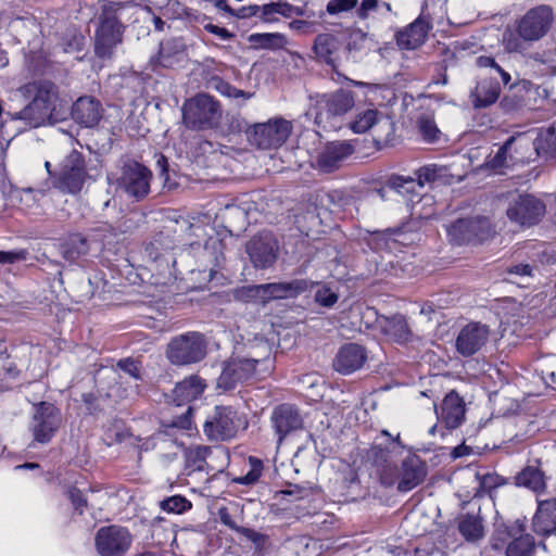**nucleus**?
I'll use <instances>...</instances> for the list:
<instances>
[{"label":"nucleus","mask_w":556,"mask_h":556,"mask_svg":"<svg viewBox=\"0 0 556 556\" xmlns=\"http://www.w3.org/2000/svg\"><path fill=\"white\" fill-rule=\"evenodd\" d=\"M103 109L97 99L80 97L72 106L73 119L85 127L96 126L102 117Z\"/></svg>","instance_id":"26"},{"label":"nucleus","mask_w":556,"mask_h":556,"mask_svg":"<svg viewBox=\"0 0 556 556\" xmlns=\"http://www.w3.org/2000/svg\"><path fill=\"white\" fill-rule=\"evenodd\" d=\"M191 407H188V409L181 414L178 417H175L170 420L168 425H164L165 428H172V429H180V430H190L192 426L191 421Z\"/></svg>","instance_id":"56"},{"label":"nucleus","mask_w":556,"mask_h":556,"mask_svg":"<svg viewBox=\"0 0 556 556\" xmlns=\"http://www.w3.org/2000/svg\"><path fill=\"white\" fill-rule=\"evenodd\" d=\"M63 421L61 410L51 403L35 405L30 429L35 441L48 443L54 437Z\"/></svg>","instance_id":"14"},{"label":"nucleus","mask_w":556,"mask_h":556,"mask_svg":"<svg viewBox=\"0 0 556 556\" xmlns=\"http://www.w3.org/2000/svg\"><path fill=\"white\" fill-rule=\"evenodd\" d=\"M186 55V42L180 37L169 38L160 43L159 62L164 67H172Z\"/></svg>","instance_id":"32"},{"label":"nucleus","mask_w":556,"mask_h":556,"mask_svg":"<svg viewBox=\"0 0 556 556\" xmlns=\"http://www.w3.org/2000/svg\"><path fill=\"white\" fill-rule=\"evenodd\" d=\"M554 22V14L548 5L542 4L528 10L518 18L513 28L503 34V48L507 53L526 55L534 42L545 37Z\"/></svg>","instance_id":"1"},{"label":"nucleus","mask_w":556,"mask_h":556,"mask_svg":"<svg viewBox=\"0 0 556 556\" xmlns=\"http://www.w3.org/2000/svg\"><path fill=\"white\" fill-rule=\"evenodd\" d=\"M152 177V172L146 165L127 159L121 163L114 180L117 190L128 199L140 202L150 193Z\"/></svg>","instance_id":"5"},{"label":"nucleus","mask_w":556,"mask_h":556,"mask_svg":"<svg viewBox=\"0 0 556 556\" xmlns=\"http://www.w3.org/2000/svg\"><path fill=\"white\" fill-rule=\"evenodd\" d=\"M427 476V467L419 456L407 455L402 460L401 469L397 468V491L408 492L424 482Z\"/></svg>","instance_id":"21"},{"label":"nucleus","mask_w":556,"mask_h":556,"mask_svg":"<svg viewBox=\"0 0 556 556\" xmlns=\"http://www.w3.org/2000/svg\"><path fill=\"white\" fill-rule=\"evenodd\" d=\"M222 66L223 64L214 59H205L203 61L201 76L205 88L214 90L226 98L242 99L243 101L250 100L253 93L236 88L218 75Z\"/></svg>","instance_id":"18"},{"label":"nucleus","mask_w":556,"mask_h":556,"mask_svg":"<svg viewBox=\"0 0 556 556\" xmlns=\"http://www.w3.org/2000/svg\"><path fill=\"white\" fill-rule=\"evenodd\" d=\"M260 9H261V7H258L256 4L241 7L237 10L232 9L231 16H235L237 18H248V17L256 15L257 12L260 11Z\"/></svg>","instance_id":"63"},{"label":"nucleus","mask_w":556,"mask_h":556,"mask_svg":"<svg viewBox=\"0 0 556 556\" xmlns=\"http://www.w3.org/2000/svg\"><path fill=\"white\" fill-rule=\"evenodd\" d=\"M367 361V351L357 343H345L333 358L332 366L341 375H351L361 369Z\"/></svg>","instance_id":"23"},{"label":"nucleus","mask_w":556,"mask_h":556,"mask_svg":"<svg viewBox=\"0 0 556 556\" xmlns=\"http://www.w3.org/2000/svg\"><path fill=\"white\" fill-rule=\"evenodd\" d=\"M18 92L30 102L15 114L16 119L24 121L30 127H39L53 118L54 112L61 106V98L55 84L40 80L26 84Z\"/></svg>","instance_id":"2"},{"label":"nucleus","mask_w":556,"mask_h":556,"mask_svg":"<svg viewBox=\"0 0 556 556\" xmlns=\"http://www.w3.org/2000/svg\"><path fill=\"white\" fill-rule=\"evenodd\" d=\"M501 93V87L497 81L482 80L478 84L472 94L475 108H486L496 102Z\"/></svg>","instance_id":"36"},{"label":"nucleus","mask_w":556,"mask_h":556,"mask_svg":"<svg viewBox=\"0 0 556 556\" xmlns=\"http://www.w3.org/2000/svg\"><path fill=\"white\" fill-rule=\"evenodd\" d=\"M130 543L128 530L119 526L102 527L96 535V548L101 556H122Z\"/></svg>","instance_id":"17"},{"label":"nucleus","mask_w":556,"mask_h":556,"mask_svg":"<svg viewBox=\"0 0 556 556\" xmlns=\"http://www.w3.org/2000/svg\"><path fill=\"white\" fill-rule=\"evenodd\" d=\"M162 510L170 514H184L191 509L192 504L182 495H173L160 503Z\"/></svg>","instance_id":"46"},{"label":"nucleus","mask_w":556,"mask_h":556,"mask_svg":"<svg viewBox=\"0 0 556 556\" xmlns=\"http://www.w3.org/2000/svg\"><path fill=\"white\" fill-rule=\"evenodd\" d=\"M379 10V2L377 0H363L357 9V15L361 20H366L369 13Z\"/></svg>","instance_id":"62"},{"label":"nucleus","mask_w":556,"mask_h":556,"mask_svg":"<svg viewBox=\"0 0 556 556\" xmlns=\"http://www.w3.org/2000/svg\"><path fill=\"white\" fill-rule=\"evenodd\" d=\"M206 355V341L200 332H187L170 340L166 356L174 365H190L201 362Z\"/></svg>","instance_id":"7"},{"label":"nucleus","mask_w":556,"mask_h":556,"mask_svg":"<svg viewBox=\"0 0 556 556\" xmlns=\"http://www.w3.org/2000/svg\"><path fill=\"white\" fill-rule=\"evenodd\" d=\"M447 236L454 244L482 242L491 236L490 220L484 216L459 218L447 228Z\"/></svg>","instance_id":"13"},{"label":"nucleus","mask_w":556,"mask_h":556,"mask_svg":"<svg viewBox=\"0 0 556 556\" xmlns=\"http://www.w3.org/2000/svg\"><path fill=\"white\" fill-rule=\"evenodd\" d=\"M354 152L353 146L348 141L328 142L317 154L315 167L324 173L338 169L342 162Z\"/></svg>","instance_id":"22"},{"label":"nucleus","mask_w":556,"mask_h":556,"mask_svg":"<svg viewBox=\"0 0 556 556\" xmlns=\"http://www.w3.org/2000/svg\"><path fill=\"white\" fill-rule=\"evenodd\" d=\"M444 168L435 164H429L420 167L416 172V180L419 182V187L422 188L425 184L435 181L442 176Z\"/></svg>","instance_id":"49"},{"label":"nucleus","mask_w":556,"mask_h":556,"mask_svg":"<svg viewBox=\"0 0 556 556\" xmlns=\"http://www.w3.org/2000/svg\"><path fill=\"white\" fill-rule=\"evenodd\" d=\"M491 328L480 321H470L463 326L455 338V350L463 357H470L486 345Z\"/></svg>","instance_id":"15"},{"label":"nucleus","mask_w":556,"mask_h":556,"mask_svg":"<svg viewBox=\"0 0 556 556\" xmlns=\"http://www.w3.org/2000/svg\"><path fill=\"white\" fill-rule=\"evenodd\" d=\"M387 187L391 190H394L396 193L403 197H413L417 193V189H420L419 182L416 178L409 176H401V175H392L387 180Z\"/></svg>","instance_id":"41"},{"label":"nucleus","mask_w":556,"mask_h":556,"mask_svg":"<svg viewBox=\"0 0 556 556\" xmlns=\"http://www.w3.org/2000/svg\"><path fill=\"white\" fill-rule=\"evenodd\" d=\"M516 485L523 486L534 492L545 488L544 475L533 466H527L515 477Z\"/></svg>","instance_id":"37"},{"label":"nucleus","mask_w":556,"mask_h":556,"mask_svg":"<svg viewBox=\"0 0 556 556\" xmlns=\"http://www.w3.org/2000/svg\"><path fill=\"white\" fill-rule=\"evenodd\" d=\"M68 498L71 500L75 510H78L79 514H83L84 507L87 505V500L83 492L77 488H72L68 491Z\"/></svg>","instance_id":"57"},{"label":"nucleus","mask_w":556,"mask_h":556,"mask_svg":"<svg viewBox=\"0 0 556 556\" xmlns=\"http://www.w3.org/2000/svg\"><path fill=\"white\" fill-rule=\"evenodd\" d=\"M320 25L318 21L293 20L289 23V28L302 35H309L317 30Z\"/></svg>","instance_id":"54"},{"label":"nucleus","mask_w":556,"mask_h":556,"mask_svg":"<svg viewBox=\"0 0 556 556\" xmlns=\"http://www.w3.org/2000/svg\"><path fill=\"white\" fill-rule=\"evenodd\" d=\"M205 384L198 376H190L178 382L174 389L175 401L180 405L184 402H190L198 399L204 391Z\"/></svg>","instance_id":"33"},{"label":"nucleus","mask_w":556,"mask_h":556,"mask_svg":"<svg viewBox=\"0 0 556 556\" xmlns=\"http://www.w3.org/2000/svg\"><path fill=\"white\" fill-rule=\"evenodd\" d=\"M545 212L546 206L544 202L529 193L513 195L506 208L508 219L522 228L538 225L545 215Z\"/></svg>","instance_id":"11"},{"label":"nucleus","mask_w":556,"mask_h":556,"mask_svg":"<svg viewBox=\"0 0 556 556\" xmlns=\"http://www.w3.org/2000/svg\"><path fill=\"white\" fill-rule=\"evenodd\" d=\"M477 65L480 68H485L490 71V80H496L497 77L501 78L504 86H509L511 76L508 72H506L492 56L481 55L477 59Z\"/></svg>","instance_id":"43"},{"label":"nucleus","mask_w":556,"mask_h":556,"mask_svg":"<svg viewBox=\"0 0 556 556\" xmlns=\"http://www.w3.org/2000/svg\"><path fill=\"white\" fill-rule=\"evenodd\" d=\"M354 104V93L342 88L318 96L315 102V123L324 128L327 127L326 124L334 126L332 121L345 115Z\"/></svg>","instance_id":"9"},{"label":"nucleus","mask_w":556,"mask_h":556,"mask_svg":"<svg viewBox=\"0 0 556 556\" xmlns=\"http://www.w3.org/2000/svg\"><path fill=\"white\" fill-rule=\"evenodd\" d=\"M419 131L428 142H434L440 134L435 123L430 117H421L418 122Z\"/></svg>","instance_id":"51"},{"label":"nucleus","mask_w":556,"mask_h":556,"mask_svg":"<svg viewBox=\"0 0 556 556\" xmlns=\"http://www.w3.org/2000/svg\"><path fill=\"white\" fill-rule=\"evenodd\" d=\"M381 329L386 336L397 343H404L410 334L407 321L402 315L383 318Z\"/></svg>","instance_id":"35"},{"label":"nucleus","mask_w":556,"mask_h":556,"mask_svg":"<svg viewBox=\"0 0 556 556\" xmlns=\"http://www.w3.org/2000/svg\"><path fill=\"white\" fill-rule=\"evenodd\" d=\"M127 2H105L101 8L99 27L94 34V52L101 59L111 58L114 49L123 40L125 26L122 23L123 10Z\"/></svg>","instance_id":"3"},{"label":"nucleus","mask_w":556,"mask_h":556,"mask_svg":"<svg viewBox=\"0 0 556 556\" xmlns=\"http://www.w3.org/2000/svg\"><path fill=\"white\" fill-rule=\"evenodd\" d=\"M340 40L330 33H323L316 36L313 45V52L319 62H324L336 68L340 50Z\"/></svg>","instance_id":"30"},{"label":"nucleus","mask_w":556,"mask_h":556,"mask_svg":"<svg viewBox=\"0 0 556 556\" xmlns=\"http://www.w3.org/2000/svg\"><path fill=\"white\" fill-rule=\"evenodd\" d=\"M248 40L256 49L269 50L281 49L288 43L286 36L280 33H255L251 34Z\"/></svg>","instance_id":"39"},{"label":"nucleus","mask_w":556,"mask_h":556,"mask_svg":"<svg viewBox=\"0 0 556 556\" xmlns=\"http://www.w3.org/2000/svg\"><path fill=\"white\" fill-rule=\"evenodd\" d=\"M312 282L306 279H294L283 282L263 283L265 304L275 299H288L306 292Z\"/></svg>","instance_id":"28"},{"label":"nucleus","mask_w":556,"mask_h":556,"mask_svg":"<svg viewBox=\"0 0 556 556\" xmlns=\"http://www.w3.org/2000/svg\"><path fill=\"white\" fill-rule=\"evenodd\" d=\"M402 448L403 446L401 445L400 437L397 435L392 440L390 446L382 447L380 445H374L369 450L368 457L376 466L380 482L384 486H391L396 483L397 467L395 465L393 454L397 450Z\"/></svg>","instance_id":"16"},{"label":"nucleus","mask_w":556,"mask_h":556,"mask_svg":"<svg viewBox=\"0 0 556 556\" xmlns=\"http://www.w3.org/2000/svg\"><path fill=\"white\" fill-rule=\"evenodd\" d=\"M458 530L466 541L476 542L484 534L482 520L478 515L466 514L458 523Z\"/></svg>","instance_id":"38"},{"label":"nucleus","mask_w":556,"mask_h":556,"mask_svg":"<svg viewBox=\"0 0 556 556\" xmlns=\"http://www.w3.org/2000/svg\"><path fill=\"white\" fill-rule=\"evenodd\" d=\"M279 2H270L261 7L260 11H262L261 18L264 22H274L275 18L271 17L274 14H278Z\"/></svg>","instance_id":"64"},{"label":"nucleus","mask_w":556,"mask_h":556,"mask_svg":"<svg viewBox=\"0 0 556 556\" xmlns=\"http://www.w3.org/2000/svg\"><path fill=\"white\" fill-rule=\"evenodd\" d=\"M349 128L354 134H365L371 129L377 131V128H384L387 132L383 139L387 140L393 132V123L377 109L369 108L358 111L349 123Z\"/></svg>","instance_id":"24"},{"label":"nucleus","mask_w":556,"mask_h":556,"mask_svg":"<svg viewBox=\"0 0 556 556\" xmlns=\"http://www.w3.org/2000/svg\"><path fill=\"white\" fill-rule=\"evenodd\" d=\"M358 0H329L326 5V13L332 16H340L356 9Z\"/></svg>","instance_id":"50"},{"label":"nucleus","mask_w":556,"mask_h":556,"mask_svg":"<svg viewBox=\"0 0 556 556\" xmlns=\"http://www.w3.org/2000/svg\"><path fill=\"white\" fill-rule=\"evenodd\" d=\"M313 489L311 486H304L299 484L290 485L288 489L282 491L285 495L294 496L298 500L305 498L312 494Z\"/></svg>","instance_id":"59"},{"label":"nucleus","mask_w":556,"mask_h":556,"mask_svg":"<svg viewBox=\"0 0 556 556\" xmlns=\"http://www.w3.org/2000/svg\"><path fill=\"white\" fill-rule=\"evenodd\" d=\"M247 426L245 417L231 406H216L214 416L205 421L203 430L211 441H226L235 438Z\"/></svg>","instance_id":"8"},{"label":"nucleus","mask_w":556,"mask_h":556,"mask_svg":"<svg viewBox=\"0 0 556 556\" xmlns=\"http://www.w3.org/2000/svg\"><path fill=\"white\" fill-rule=\"evenodd\" d=\"M435 413L446 428L455 429L464 422L465 403L455 391H451L444 396L440 408L435 406Z\"/></svg>","instance_id":"25"},{"label":"nucleus","mask_w":556,"mask_h":556,"mask_svg":"<svg viewBox=\"0 0 556 556\" xmlns=\"http://www.w3.org/2000/svg\"><path fill=\"white\" fill-rule=\"evenodd\" d=\"M532 529L538 535L556 533V498L540 501L532 518Z\"/></svg>","instance_id":"27"},{"label":"nucleus","mask_w":556,"mask_h":556,"mask_svg":"<svg viewBox=\"0 0 556 556\" xmlns=\"http://www.w3.org/2000/svg\"><path fill=\"white\" fill-rule=\"evenodd\" d=\"M181 112L184 125L191 130L216 129L223 118L222 103L206 92H199L187 99Z\"/></svg>","instance_id":"4"},{"label":"nucleus","mask_w":556,"mask_h":556,"mask_svg":"<svg viewBox=\"0 0 556 556\" xmlns=\"http://www.w3.org/2000/svg\"><path fill=\"white\" fill-rule=\"evenodd\" d=\"M270 424L277 435V443L281 444L288 434L302 429L303 418L294 405L281 404L273 409Z\"/></svg>","instance_id":"20"},{"label":"nucleus","mask_w":556,"mask_h":556,"mask_svg":"<svg viewBox=\"0 0 556 556\" xmlns=\"http://www.w3.org/2000/svg\"><path fill=\"white\" fill-rule=\"evenodd\" d=\"M89 178L85 156L77 150H72L60 163L52 186L64 194L76 195L81 192Z\"/></svg>","instance_id":"6"},{"label":"nucleus","mask_w":556,"mask_h":556,"mask_svg":"<svg viewBox=\"0 0 556 556\" xmlns=\"http://www.w3.org/2000/svg\"><path fill=\"white\" fill-rule=\"evenodd\" d=\"M315 301L324 307H331L337 303L338 294L329 287L323 286L316 291Z\"/></svg>","instance_id":"53"},{"label":"nucleus","mask_w":556,"mask_h":556,"mask_svg":"<svg viewBox=\"0 0 556 556\" xmlns=\"http://www.w3.org/2000/svg\"><path fill=\"white\" fill-rule=\"evenodd\" d=\"M292 131L291 122L275 117L266 123L255 124L247 131L249 141L258 149H277Z\"/></svg>","instance_id":"12"},{"label":"nucleus","mask_w":556,"mask_h":556,"mask_svg":"<svg viewBox=\"0 0 556 556\" xmlns=\"http://www.w3.org/2000/svg\"><path fill=\"white\" fill-rule=\"evenodd\" d=\"M263 285H249L237 288L233 291L236 300L244 303H262L265 304Z\"/></svg>","instance_id":"44"},{"label":"nucleus","mask_w":556,"mask_h":556,"mask_svg":"<svg viewBox=\"0 0 556 556\" xmlns=\"http://www.w3.org/2000/svg\"><path fill=\"white\" fill-rule=\"evenodd\" d=\"M247 252L255 268H268L277 260L278 242L270 233H261L248 242Z\"/></svg>","instance_id":"19"},{"label":"nucleus","mask_w":556,"mask_h":556,"mask_svg":"<svg viewBox=\"0 0 556 556\" xmlns=\"http://www.w3.org/2000/svg\"><path fill=\"white\" fill-rule=\"evenodd\" d=\"M208 454V447L197 446L189 448L186 452V464L192 470H202L205 464V458Z\"/></svg>","instance_id":"48"},{"label":"nucleus","mask_w":556,"mask_h":556,"mask_svg":"<svg viewBox=\"0 0 556 556\" xmlns=\"http://www.w3.org/2000/svg\"><path fill=\"white\" fill-rule=\"evenodd\" d=\"M248 463L250 466L249 471L243 476L233 478L232 479L233 483L250 486V485H254L255 483L258 482L260 478L262 477L263 470H264L263 462L257 457L250 456L248 458Z\"/></svg>","instance_id":"45"},{"label":"nucleus","mask_w":556,"mask_h":556,"mask_svg":"<svg viewBox=\"0 0 556 556\" xmlns=\"http://www.w3.org/2000/svg\"><path fill=\"white\" fill-rule=\"evenodd\" d=\"M525 522L516 520L509 528L508 534L514 540L506 548V556H532L535 549L534 539L530 534H523Z\"/></svg>","instance_id":"29"},{"label":"nucleus","mask_w":556,"mask_h":556,"mask_svg":"<svg viewBox=\"0 0 556 556\" xmlns=\"http://www.w3.org/2000/svg\"><path fill=\"white\" fill-rule=\"evenodd\" d=\"M118 367L135 379L140 378V368L137 362L126 358L118 362Z\"/></svg>","instance_id":"60"},{"label":"nucleus","mask_w":556,"mask_h":556,"mask_svg":"<svg viewBox=\"0 0 556 556\" xmlns=\"http://www.w3.org/2000/svg\"><path fill=\"white\" fill-rule=\"evenodd\" d=\"M20 372V369L13 362L4 364L2 380H7V382L0 386V391H7L12 389V383L10 381H15L18 378Z\"/></svg>","instance_id":"55"},{"label":"nucleus","mask_w":556,"mask_h":556,"mask_svg":"<svg viewBox=\"0 0 556 556\" xmlns=\"http://www.w3.org/2000/svg\"><path fill=\"white\" fill-rule=\"evenodd\" d=\"M516 138L509 137L493 156H489L486 165L492 169H502L514 163V156L510 153Z\"/></svg>","instance_id":"42"},{"label":"nucleus","mask_w":556,"mask_h":556,"mask_svg":"<svg viewBox=\"0 0 556 556\" xmlns=\"http://www.w3.org/2000/svg\"><path fill=\"white\" fill-rule=\"evenodd\" d=\"M367 34L359 28L353 29L349 34L345 50L349 54H351L354 58L356 54L365 50Z\"/></svg>","instance_id":"47"},{"label":"nucleus","mask_w":556,"mask_h":556,"mask_svg":"<svg viewBox=\"0 0 556 556\" xmlns=\"http://www.w3.org/2000/svg\"><path fill=\"white\" fill-rule=\"evenodd\" d=\"M26 258V251H0V264H14Z\"/></svg>","instance_id":"58"},{"label":"nucleus","mask_w":556,"mask_h":556,"mask_svg":"<svg viewBox=\"0 0 556 556\" xmlns=\"http://www.w3.org/2000/svg\"><path fill=\"white\" fill-rule=\"evenodd\" d=\"M265 362V359H258L253 356H231L224 364L222 374L217 379V388L230 391L238 384L261 376L257 366Z\"/></svg>","instance_id":"10"},{"label":"nucleus","mask_w":556,"mask_h":556,"mask_svg":"<svg viewBox=\"0 0 556 556\" xmlns=\"http://www.w3.org/2000/svg\"><path fill=\"white\" fill-rule=\"evenodd\" d=\"M533 144L539 155L556 157V123L541 131Z\"/></svg>","instance_id":"40"},{"label":"nucleus","mask_w":556,"mask_h":556,"mask_svg":"<svg viewBox=\"0 0 556 556\" xmlns=\"http://www.w3.org/2000/svg\"><path fill=\"white\" fill-rule=\"evenodd\" d=\"M203 27L206 31L217 36L219 39L222 40H229L231 38H233V34L230 33L227 28L225 27H219L217 25H214L212 23H205L203 24Z\"/></svg>","instance_id":"61"},{"label":"nucleus","mask_w":556,"mask_h":556,"mask_svg":"<svg viewBox=\"0 0 556 556\" xmlns=\"http://www.w3.org/2000/svg\"><path fill=\"white\" fill-rule=\"evenodd\" d=\"M476 477L479 480V486L482 492H491L505 483L504 479L497 473H485L482 476L477 473Z\"/></svg>","instance_id":"52"},{"label":"nucleus","mask_w":556,"mask_h":556,"mask_svg":"<svg viewBox=\"0 0 556 556\" xmlns=\"http://www.w3.org/2000/svg\"><path fill=\"white\" fill-rule=\"evenodd\" d=\"M61 255L70 262H74L89 252V243L80 233L68 236L59 247Z\"/></svg>","instance_id":"34"},{"label":"nucleus","mask_w":556,"mask_h":556,"mask_svg":"<svg viewBox=\"0 0 556 556\" xmlns=\"http://www.w3.org/2000/svg\"><path fill=\"white\" fill-rule=\"evenodd\" d=\"M428 24L421 17L416 18L408 26L395 34V40L401 49L413 50L419 47L426 39Z\"/></svg>","instance_id":"31"}]
</instances>
